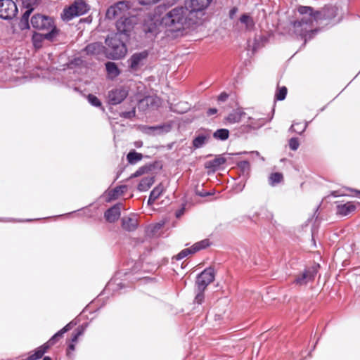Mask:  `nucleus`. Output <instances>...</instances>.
Returning <instances> with one entry per match:
<instances>
[{"label":"nucleus","mask_w":360,"mask_h":360,"mask_svg":"<svg viewBox=\"0 0 360 360\" xmlns=\"http://www.w3.org/2000/svg\"><path fill=\"white\" fill-rule=\"evenodd\" d=\"M298 13L302 17L290 23L292 32L304 40L311 39L318 32L319 30L314 27V22L318 23L322 20L334 18L338 12L335 6H326L320 11H314L311 6H300Z\"/></svg>","instance_id":"1"},{"label":"nucleus","mask_w":360,"mask_h":360,"mask_svg":"<svg viewBox=\"0 0 360 360\" xmlns=\"http://www.w3.org/2000/svg\"><path fill=\"white\" fill-rule=\"evenodd\" d=\"M188 20V8L176 6L167 11L161 18V24L172 32L183 30Z\"/></svg>","instance_id":"2"},{"label":"nucleus","mask_w":360,"mask_h":360,"mask_svg":"<svg viewBox=\"0 0 360 360\" xmlns=\"http://www.w3.org/2000/svg\"><path fill=\"white\" fill-rule=\"evenodd\" d=\"M32 27L42 32H53L54 35H59L60 30L57 28L53 18L40 13L33 15L30 19Z\"/></svg>","instance_id":"3"},{"label":"nucleus","mask_w":360,"mask_h":360,"mask_svg":"<svg viewBox=\"0 0 360 360\" xmlns=\"http://www.w3.org/2000/svg\"><path fill=\"white\" fill-rule=\"evenodd\" d=\"M128 38H124L120 33L108 35L105 39V44L111 49V55L115 58H120L125 56L127 46L125 41Z\"/></svg>","instance_id":"4"},{"label":"nucleus","mask_w":360,"mask_h":360,"mask_svg":"<svg viewBox=\"0 0 360 360\" xmlns=\"http://www.w3.org/2000/svg\"><path fill=\"white\" fill-rule=\"evenodd\" d=\"M89 10V6L84 1H75L72 4L63 9L61 18L64 21H69L75 17L86 13Z\"/></svg>","instance_id":"5"},{"label":"nucleus","mask_w":360,"mask_h":360,"mask_svg":"<svg viewBox=\"0 0 360 360\" xmlns=\"http://www.w3.org/2000/svg\"><path fill=\"white\" fill-rule=\"evenodd\" d=\"M130 6L127 1H119L108 8L105 16L110 20L123 18L129 14Z\"/></svg>","instance_id":"6"},{"label":"nucleus","mask_w":360,"mask_h":360,"mask_svg":"<svg viewBox=\"0 0 360 360\" xmlns=\"http://www.w3.org/2000/svg\"><path fill=\"white\" fill-rule=\"evenodd\" d=\"M129 88L126 86H118L108 91V101L111 105L121 103L128 96Z\"/></svg>","instance_id":"7"},{"label":"nucleus","mask_w":360,"mask_h":360,"mask_svg":"<svg viewBox=\"0 0 360 360\" xmlns=\"http://www.w3.org/2000/svg\"><path fill=\"white\" fill-rule=\"evenodd\" d=\"M17 13L18 8L13 0H0V18L11 19Z\"/></svg>","instance_id":"8"},{"label":"nucleus","mask_w":360,"mask_h":360,"mask_svg":"<svg viewBox=\"0 0 360 360\" xmlns=\"http://www.w3.org/2000/svg\"><path fill=\"white\" fill-rule=\"evenodd\" d=\"M214 280V270L213 268H207L201 272L196 278L195 284L198 289L205 290L207 286Z\"/></svg>","instance_id":"9"},{"label":"nucleus","mask_w":360,"mask_h":360,"mask_svg":"<svg viewBox=\"0 0 360 360\" xmlns=\"http://www.w3.org/2000/svg\"><path fill=\"white\" fill-rule=\"evenodd\" d=\"M318 267H319V264L306 269L302 274L296 276L293 283L297 285L302 286L314 281Z\"/></svg>","instance_id":"10"},{"label":"nucleus","mask_w":360,"mask_h":360,"mask_svg":"<svg viewBox=\"0 0 360 360\" xmlns=\"http://www.w3.org/2000/svg\"><path fill=\"white\" fill-rule=\"evenodd\" d=\"M134 27L133 19L128 15L119 18L116 22L117 32L120 33L124 38H128Z\"/></svg>","instance_id":"11"},{"label":"nucleus","mask_w":360,"mask_h":360,"mask_svg":"<svg viewBox=\"0 0 360 360\" xmlns=\"http://www.w3.org/2000/svg\"><path fill=\"white\" fill-rule=\"evenodd\" d=\"M148 56V51L134 53L128 60L129 68L131 71H137L143 66Z\"/></svg>","instance_id":"12"},{"label":"nucleus","mask_w":360,"mask_h":360,"mask_svg":"<svg viewBox=\"0 0 360 360\" xmlns=\"http://www.w3.org/2000/svg\"><path fill=\"white\" fill-rule=\"evenodd\" d=\"M57 35H54L53 32H42L39 33L37 32H33L32 37V42L34 47L36 49H39L42 47L44 41L46 40L48 41L52 42L53 41Z\"/></svg>","instance_id":"13"},{"label":"nucleus","mask_w":360,"mask_h":360,"mask_svg":"<svg viewBox=\"0 0 360 360\" xmlns=\"http://www.w3.org/2000/svg\"><path fill=\"white\" fill-rule=\"evenodd\" d=\"M211 139V131L208 129L200 130L196 132V136L192 141L195 149L203 147Z\"/></svg>","instance_id":"14"},{"label":"nucleus","mask_w":360,"mask_h":360,"mask_svg":"<svg viewBox=\"0 0 360 360\" xmlns=\"http://www.w3.org/2000/svg\"><path fill=\"white\" fill-rule=\"evenodd\" d=\"M356 208V206L353 202L340 203L336 206V213L342 217H345L354 212Z\"/></svg>","instance_id":"15"},{"label":"nucleus","mask_w":360,"mask_h":360,"mask_svg":"<svg viewBox=\"0 0 360 360\" xmlns=\"http://www.w3.org/2000/svg\"><path fill=\"white\" fill-rule=\"evenodd\" d=\"M121 206V204H117L105 211L104 216L108 222H115L119 219L120 217Z\"/></svg>","instance_id":"16"},{"label":"nucleus","mask_w":360,"mask_h":360,"mask_svg":"<svg viewBox=\"0 0 360 360\" xmlns=\"http://www.w3.org/2000/svg\"><path fill=\"white\" fill-rule=\"evenodd\" d=\"M246 113L241 109L237 108L232 110L225 118L226 122L228 124H236L241 121L245 117Z\"/></svg>","instance_id":"17"},{"label":"nucleus","mask_w":360,"mask_h":360,"mask_svg":"<svg viewBox=\"0 0 360 360\" xmlns=\"http://www.w3.org/2000/svg\"><path fill=\"white\" fill-rule=\"evenodd\" d=\"M226 160L222 155H217L214 159L207 161L205 163V167L210 171L214 172L226 162Z\"/></svg>","instance_id":"18"},{"label":"nucleus","mask_w":360,"mask_h":360,"mask_svg":"<svg viewBox=\"0 0 360 360\" xmlns=\"http://www.w3.org/2000/svg\"><path fill=\"white\" fill-rule=\"evenodd\" d=\"M212 0H188L186 2L191 12L200 11L207 8Z\"/></svg>","instance_id":"19"},{"label":"nucleus","mask_w":360,"mask_h":360,"mask_svg":"<svg viewBox=\"0 0 360 360\" xmlns=\"http://www.w3.org/2000/svg\"><path fill=\"white\" fill-rule=\"evenodd\" d=\"M87 55L98 56L103 53L104 46L101 43L95 42L88 44L84 49Z\"/></svg>","instance_id":"20"},{"label":"nucleus","mask_w":360,"mask_h":360,"mask_svg":"<svg viewBox=\"0 0 360 360\" xmlns=\"http://www.w3.org/2000/svg\"><path fill=\"white\" fill-rule=\"evenodd\" d=\"M122 226L127 231H133L138 226V219L135 216L123 217L122 219Z\"/></svg>","instance_id":"21"},{"label":"nucleus","mask_w":360,"mask_h":360,"mask_svg":"<svg viewBox=\"0 0 360 360\" xmlns=\"http://www.w3.org/2000/svg\"><path fill=\"white\" fill-rule=\"evenodd\" d=\"M127 186L122 185L115 187L108 193V202L117 199L120 195H122L127 191Z\"/></svg>","instance_id":"22"},{"label":"nucleus","mask_w":360,"mask_h":360,"mask_svg":"<svg viewBox=\"0 0 360 360\" xmlns=\"http://www.w3.org/2000/svg\"><path fill=\"white\" fill-rule=\"evenodd\" d=\"M49 348L45 344L37 347L35 350L30 353L26 360H38L47 352Z\"/></svg>","instance_id":"23"},{"label":"nucleus","mask_w":360,"mask_h":360,"mask_svg":"<svg viewBox=\"0 0 360 360\" xmlns=\"http://www.w3.org/2000/svg\"><path fill=\"white\" fill-rule=\"evenodd\" d=\"M155 181L153 176L143 177L138 185V190L141 192L148 191Z\"/></svg>","instance_id":"24"},{"label":"nucleus","mask_w":360,"mask_h":360,"mask_svg":"<svg viewBox=\"0 0 360 360\" xmlns=\"http://www.w3.org/2000/svg\"><path fill=\"white\" fill-rule=\"evenodd\" d=\"M239 22L244 25L245 30L250 31L255 27V22L252 18L248 13L243 14L240 18Z\"/></svg>","instance_id":"25"},{"label":"nucleus","mask_w":360,"mask_h":360,"mask_svg":"<svg viewBox=\"0 0 360 360\" xmlns=\"http://www.w3.org/2000/svg\"><path fill=\"white\" fill-rule=\"evenodd\" d=\"M135 247L141 255H146L150 251V243L146 240L136 239Z\"/></svg>","instance_id":"26"},{"label":"nucleus","mask_w":360,"mask_h":360,"mask_svg":"<svg viewBox=\"0 0 360 360\" xmlns=\"http://www.w3.org/2000/svg\"><path fill=\"white\" fill-rule=\"evenodd\" d=\"M105 69L108 75L112 78L117 77L120 73L117 65L114 62H107L105 63Z\"/></svg>","instance_id":"27"},{"label":"nucleus","mask_w":360,"mask_h":360,"mask_svg":"<svg viewBox=\"0 0 360 360\" xmlns=\"http://www.w3.org/2000/svg\"><path fill=\"white\" fill-rule=\"evenodd\" d=\"M142 158L143 155L141 153H137L134 150H131L127 155V160L131 165L137 163L139 161L141 160Z\"/></svg>","instance_id":"28"},{"label":"nucleus","mask_w":360,"mask_h":360,"mask_svg":"<svg viewBox=\"0 0 360 360\" xmlns=\"http://www.w3.org/2000/svg\"><path fill=\"white\" fill-rule=\"evenodd\" d=\"M229 136V131L226 129H217L213 134V137L217 140L225 141Z\"/></svg>","instance_id":"29"},{"label":"nucleus","mask_w":360,"mask_h":360,"mask_svg":"<svg viewBox=\"0 0 360 360\" xmlns=\"http://www.w3.org/2000/svg\"><path fill=\"white\" fill-rule=\"evenodd\" d=\"M283 179V176L280 172L272 173L269 177V184L274 186L277 184L281 183Z\"/></svg>","instance_id":"30"},{"label":"nucleus","mask_w":360,"mask_h":360,"mask_svg":"<svg viewBox=\"0 0 360 360\" xmlns=\"http://www.w3.org/2000/svg\"><path fill=\"white\" fill-rule=\"evenodd\" d=\"M210 242L208 239H204L199 242L195 243L192 245L193 250H194L195 253L198 251H200L201 250H203L208 246H210Z\"/></svg>","instance_id":"31"},{"label":"nucleus","mask_w":360,"mask_h":360,"mask_svg":"<svg viewBox=\"0 0 360 360\" xmlns=\"http://www.w3.org/2000/svg\"><path fill=\"white\" fill-rule=\"evenodd\" d=\"M238 167L240 169L242 174L244 176H247L249 174L250 170V165L248 161L243 160L238 163Z\"/></svg>","instance_id":"32"},{"label":"nucleus","mask_w":360,"mask_h":360,"mask_svg":"<svg viewBox=\"0 0 360 360\" xmlns=\"http://www.w3.org/2000/svg\"><path fill=\"white\" fill-rule=\"evenodd\" d=\"M194 253H195V252H194V250H193V248L191 246V248L182 250L179 254H177L176 256H174V258L176 260H181V259L185 258L186 257H187L188 255H192Z\"/></svg>","instance_id":"33"},{"label":"nucleus","mask_w":360,"mask_h":360,"mask_svg":"<svg viewBox=\"0 0 360 360\" xmlns=\"http://www.w3.org/2000/svg\"><path fill=\"white\" fill-rule=\"evenodd\" d=\"M63 333L60 330L56 334H54L46 343H44L49 348L55 345L59 338H62Z\"/></svg>","instance_id":"34"},{"label":"nucleus","mask_w":360,"mask_h":360,"mask_svg":"<svg viewBox=\"0 0 360 360\" xmlns=\"http://www.w3.org/2000/svg\"><path fill=\"white\" fill-rule=\"evenodd\" d=\"M163 191H164V186L162 184H160L152 190L150 195L153 198H154L155 200H157L160 196V195L163 193Z\"/></svg>","instance_id":"35"},{"label":"nucleus","mask_w":360,"mask_h":360,"mask_svg":"<svg viewBox=\"0 0 360 360\" xmlns=\"http://www.w3.org/2000/svg\"><path fill=\"white\" fill-rule=\"evenodd\" d=\"M85 328L86 326H80L77 328V330L75 331L72 336L71 340L72 342H75L77 341L78 338L84 333Z\"/></svg>","instance_id":"36"},{"label":"nucleus","mask_w":360,"mask_h":360,"mask_svg":"<svg viewBox=\"0 0 360 360\" xmlns=\"http://www.w3.org/2000/svg\"><path fill=\"white\" fill-rule=\"evenodd\" d=\"M287 94V88L282 86L278 89L276 93L275 97L278 101H283L285 98Z\"/></svg>","instance_id":"37"},{"label":"nucleus","mask_w":360,"mask_h":360,"mask_svg":"<svg viewBox=\"0 0 360 360\" xmlns=\"http://www.w3.org/2000/svg\"><path fill=\"white\" fill-rule=\"evenodd\" d=\"M120 117L124 119H131L136 115L135 107L133 106L131 110L129 111H124L120 113Z\"/></svg>","instance_id":"38"},{"label":"nucleus","mask_w":360,"mask_h":360,"mask_svg":"<svg viewBox=\"0 0 360 360\" xmlns=\"http://www.w3.org/2000/svg\"><path fill=\"white\" fill-rule=\"evenodd\" d=\"M88 101L93 106H95V107H101V102L100 101V100L96 96H94L93 94H89Z\"/></svg>","instance_id":"39"},{"label":"nucleus","mask_w":360,"mask_h":360,"mask_svg":"<svg viewBox=\"0 0 360 360\" xmlns=\"http://www.w3.org/2000/svg\"><path fill=\"white\" fill-rule=\"evenodd\" d=\"M300 143L297 138H291L289 140V147L292 150H296L299 148Z\"/></svg>","instance_id":"40"},{"label":"nucleus","mask_w":360,"mask_h":360,"mask_svg":"<svg viewBox=\"0 0 360 360\" xmlns=\"http://www.w3.org/2000/svg\"><path fill=\"white\" fill-rule=\"evenodd\" d=\"M204 300V290H200L197 288V294L195 295L194 302L197 304H201Z\"/></svg>","instance_id":"41"},{"label":"nucleus","mask_w":360,"mask_h":360,"mask_svg":"<svg viewBox=\"0 0 360 360\" xmlns=\"http://www.w3.org/2000/svg\"><path fill=\"white\" fill-rule=\"evenodd\" d=\"M154 99L152 97H146L139 102V108H142L143 105H152Z\"/></svg>","instance_id":"42"},{"label":"nucleus","mask_w":360,"mask_h":360,"mask_svg":"<svg viewBox=\"0 0 360 360\" xmlns=\"http://www.w3.org/2000/svg\"><path fill=\"white\" fill-rule=\"evenodd\" d=\"M150 170V167L148 166H143L140 167L132 176L134 177L141 176L145 173H146L148 171Z\"/></svg>","instance_id":"43"},{"label":"nucleus","mask_w":360,"mask_h":360,"mask_svg":"<svg viewBox=\"0 0 360 360\" xmlns=\"http://www.w3.org/2000/svg\"><path fill=\"white\" fill-rule=\"evenodd\" d=\"M19 27L22 30L30 29V26L29 20L21 18L19 22Z\"/></svg>","instance_id":"44"},{"label":"nucleus","mask_w":360,"mask_h":360,"mask_svg":"<svg viewBox=\"0 0 360 360\" xmlns=\"http://www.w3.org/2000/svg\"><path fill=\"white\" fill-rule=\"evenodd\" d=\"M297 125H299V124H293L291 126V127H290V131H295V132H296V133H298V134H301L302 132H304V131H305V129H306V128H307V124L303 125V126L302 127L301 129H300V130H299V131H298V130H297V129H296V128H295V126H297Z\"/></svg>","instance_id":"45"},{"label":"nucleus","mask_w":360,"mask_h":360,"mask_svg":"<svg viewBox=\"0 0 360 360\" xmlns=\"http://www.w3.org/2000/svg\"><path fill=\"white\" fill-rule=\"evenodd\" d=\"M75 325H76V323H74L73 321H71L69 323H68L65 326H64L62 329H60V330L64 334L65 333L70 330Z\"/></svg>","instance_id":"46"},{"label":"nucleus","mask_w":360,"mask_h":360,"mask_svg":"<svg viewBox=\"0 0 360 360\" xmlns=\"http://www.w3.org/2000/svg\"><path fill=\"white\" fill-rule=\"evenodd\" d=\"M33 9L32 8H27L22 14L21 18H23V19H25V20H29V18L30 16V14L32 12Z\"/></svg>","instance_id":"47"},{"label":"nucleus","mask_w":360,"mask_h":360,"mask_svg":"<svg viewBox=\"0 0 360 360\" xmlns=\"http://www.w3.org/2000/svg\"><path fill=\"white\" fill-rule=\"evenodd\" d=\"M228 97H229V95L226 93L222 92L218 96V101H219V102H224V101H226L227 100Z\"/></svg>","instance_id":"48"},{"label":"nucleus","mask_w":360,"mask_h":360,"mask_svg":"<svg viewBox=\"0 0 360 360\" xmlns=\"http://www.w3.org/2000/svg\"><path fill=\"white\" fill-rule=\"evenodd\" d=\"M159 0H139V3L142 5H150L153 4H155Z\"/></svg>","instance_id":"49"},{"label":"nucleus","mask_w":360,"mask_h":360,"mask_svg":"<svg viewBox=\"0 0 360 360\" xmlns=\"http://www.w3.org/2000/svg\"><path fill=\"white\" fill-rule=\"evenodd\" d=\"M185 207L183 205L180 209L176 211L175 216L176 218H180L184 213Z\"/></svg>","instance_id":"50"},{"label":"nucleus","mask_w":360,"mask_h":360,"mask_svg":"<svg viewBox=\"0 0 360 360\" xmlns=\"http://www.w3.org/2000/svg\"><path fill=\"white\" fill-rule=\"evenodd\" d=\"M217 108H210L208 109V110L207 111V116H212V115H214L215 114H217Z\"/></svg>","instance_id":"51"},{"label":"nucleus","mask_w":360,"mask_h":360,"mask_svg":"<svg viewBox=\"0 0 360 360\" xmlns=\"http://www.w3.org/2000/svg\"><path fill=\"white\" fill-rule=\"evenodd\" d=\"M238 11V8L236 7L232 8L229 11V17L231 19H233L234 15Z\"/></svg>","instance_id":"52"},{"label":"nucleus","mask_w":360,"mask_h":360,"mask_svg":"<svg viewBox=\"0 0 360 360\" xmlns=\"http://www.w3.org/2000/svg\"><path fill=\"white\" fill-rule=\"evenodd\" d=\"M156 200L153 198L150 195H149L148 200V205H153Z\"/></svg>","instance_id":"53"},{"label":"nucleus","mask_w":360,"mask_h":360,"mask_svg":"<svg viewBox=\"0 0 360 360\" xmlns=\"http://www.w3.org/2000/svg\"><path fill=\"white\" fill-rule=\"evenodd\" d=\"M198 195H199L200 196H202V197H205V196L210 195L211 193L209 192H206V193L201 192V193H198Z\"/></svg>","instance_id":"54"},{"label":"nucleus","mask_w":360,"mask_h":360,"mask_svg":"<svg viewBox=\"0 0 360 360\" xmlns=\"http://www.w3.org/2000/svg\"><path fill=\"white\" fill-rule=\"evenodd\" d=\"M162 225L161 224H157L156 225H155V226H153V231H157V230L160 229L162 227Z\"/></svg>","instance_id":"55"},{"label":"nucleus","mask_w":360,"mask_h":360,"mask_svg":"<svg viewBox=\"0 0 360 360\" xmlns=\"http://www.w3.org/2000/svg\"><path fill=\"white\" fill-rule=\"evenodd\" d=\"M342 194H340L338 191H333L331 193V195H333V197H338V196H340V195H342Z\"/></svg>","instance_id":"56"},{"label":"nucleus","mask_w":360,"mask_h":360,"mask_svg":"<svg viewBox=\"0 0 360 360\" xmlns=\"http://www.w3.org/2000/svg\"><path fill=\"white\" fill-rule=\"evenodd\" d=\"M69 349H71V350H74L75 349V345L73 344H70L69 346H68Z\"/></svg>","instance_id":"57"},{"label":"nucleus","mask_w":360,"mask_h":360,"mask_svg":"<svg viewBox=\"0 0 360 360\" xmlns=\"http://www.w3.org/2000/svg\"><path fill=\"white\" fill-rule=\"evenodd\" d=\"M251 153H252L255 154V155H257V156H259V152H257V151H252V152H251Z\"/></svg>","instance_id":"58"},{"label":"nucleus","mask_w":360,"mask_h":360,"mask_svg":"<svg viewBox=\"0 0 360 360\" xmlns=\"http://www.w3.org/2000/svg\"><path fill=\"white\" fill-rule=\"evenodd\" d=\"M43 360H52V359L49 356H45V357H44Z\"/></svg>","instance_id":"59"},{"label":"nucleus","mask_w":360,"mask_h":360,"mask_svg":"<svg viewBox=\"0 0 360 360\" xmlns=\"http://www.w3.org/2000/svg\"><path fill=\"white\" fill-rule=\"evenodd\" d=\"M355 192L357 193L356 196L360 198V191H355Z\"/></svg>","instance_id":"60"},{"label":"nucleus","mask_w":360,"mask_h":360,"mask_svg":"<svg viewBox=\"0 0 360 360\" xmlns=\"http://www.w3.org/2000/svg\"><path fill=\"white\" fill-rule=\"evenodd\" d=\"M111 285V283H109L108 286L110 287Z\"/></svg>","instance_id":"61"}]
</instances>
